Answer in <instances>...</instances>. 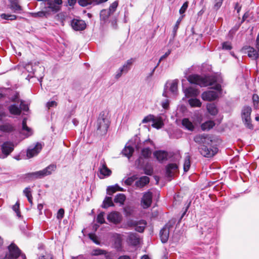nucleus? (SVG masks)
I'll list each match as a JSON object with an SVG mask.
<instances>
[{
    "mask_svg": "<svg viewBox=\"0 0 259 259\" xmlns=\"http://www.w3.org/2000/svg\"><path fill=\"white\" fill-rule=\"evenodd\" d=\"M194 141L201 145H211L212 142V137L206 134H198L194 137Z\"/></svg>",
    "mask_w": 259,
    "mask_h": 259,
    "instance_id": "nucleus-9",
    "label": "nucleus"
},
{
    "mask_svg": "<svg viewBox=\"0 0 259 259\" xmlns=\"http://www.w3.org/2000/svg\"><path fill=\"white\" fill-rule=\"evenodd\" d=\"M171 226L169 224H166L160 230L159 235L161 242L163 243H166L169 238V229Z\"/></svg>",
    "mask_w": 259,
    "mask_h": 259,
    "instance_id": "nucleus-15",
    "label": "nucleus"
},
{
    "mask_svg": "<svg viewBox=\"0 0 259 259\" xmlns=\"http://www.w3.org/2000/svg\"><path fill=\"white\" fill-rule=\"evenodd\" d=\"M202 99L204 101H213L218 97V94L217 92L214 91H208L202 94Z\"/></svg>",
    "mask_w": 259,
    "mask_h": 259,
    "instance_id": "nucleus-18",
    "label": "nucleus"
},
{
    "mask_svg": "<svg viewBox=\"0 0 259 259\" xmlns=\"http://www.w3.org/2000/svg\"><path fill=\"white\" fill-rule=\"evenodd\" d=\"M134 151V148L130 146H125L124 149L122 150V154L126 157L130 158L133 155Z\"/></svg>",
    "mask_w": 259,
    "mask_h": 259,
    "instance_id": "nucleus-33",
    "label": "nucleus"
},
{
    "mask_svg": "<svg viewBox=\"0 0 259 259\" xmlns=\"http://www.w3.org/2000/svg\"><path fill=\"white\" fill-rule=\"evenodd\" d=\"M187 79L190 83L198 85L201 87L210 86L217 83L212 88L219 92L222 91L220 83L222 82L223 80L219 76L212 75L203 77L197 74H192L188 76Z\"/></svg>",
    "mask_w": 259,
    "mask_h": 259,
    "instance_id": "nucleus-1",
    "label": "nucleus"
},
{
    "mask_svg": "<svg viewBox=\"0 0 259 259\" xmlns=\"http://www.w3.org/2000/svg\"><path fill=\"white\" fill-rule=\"evenodd\" d=\"M144 173L149 176H151L153 173V169L152 165L149 163H147L144 167Z\"/></svg>",
    "mask_w": 259,
    "mask_h": 259,
    "instance_id": "nucleus-42",
    "label": "nucleus"
},
{
    "mask_svg": "<svg viewBox=\"0 0 259 259\" xmlns=\"http://www.w3.org/2000/svg\"><path fill=\"white\" fill-rule=\"evenodd\" d=\"M56 169V165L51 164L42 170L26 174L24 178L28 181H33L35 179H41L46 176L51 175Z\"/></svg>",
    "mask_w": 259,
    "mask_h": 259,
    "instance_id": "nucleus-2",
    "label": "nucleus"
},
{
    "mask_svg": "<svg viewBox=\"0 0 259 259\" xmlns=\"http://www.w3.org/2000/svg\"><path fill=\"white\" fill-rule=\"evenodd\" d=\"M152 193L150 191L145 192L141 200V205L143 208H147L151 206L152 201Z\"/></svg>",
    "mask_w": 259,
    "mask_h": 259,
    "instance_id": "nucleus-13",
    "label": "nucleus"
},
{
    "mask_svg": "<svg viewBox=\"0 0 259 259\" xmlns=\"http://www.w3.org/2000/svg\"><path fill=\"white\" fill-rule=\"evenodd\" d=\"M28 14L34 18H47L50 15V11L46 9L36 13L29 12Z\"/></svg>",
    "mask_w": 259,
    "mask_h": 259,
    "instance_id": "nucleus-23",
    "label": "nucleus"
},
{
    "mask_svg": "<svg viewBox=\"0 0 259 259\" xmlns=\"http://www.w3.org/2000/svg\"><path fill=\"white\" fill-rule=\"evenodd\" d=\"M104 214L105 213L104 212H101L98 215L97 217V222L101 224H104L105 223V220L104 218Z\"/></svg>",
    "mask_w": 259,
    "mask_h": 259,
    "instance_id": "nucleus-48",
    "label": "nucleus"
},
{
    "mask_svg": "<svg viewBox=\"0 0 259 259\" xmlns=\"http://www.w3.org/2000/svg\"><path fill=\"white\" fill-rule=\"evenodd\" d=\"M178 166L176 163H170L166 167V174L167 177H172L174 174L177 171Z\"/></svg>",
    "mask_w": 259,
    "mask_h": 259,
    "instance_id": "nucleus-25",
    "label": "nucleus"
},
{
    "mask_svg": "<svg viewBox=\"0 0 259 259\" xmlns=\"http://www.w3.org/2000/svg\"><path fill=\"white\" fill-rule=\"evenodd\" d=\"M181 21V18H180L176 22L174 28H173V30H172V34H173V37H175V36L176 35V33H177V30L179 28V25H180V23Z\"/></svg>",
    "mask_w": 259,
    "mask_h": 259,
    "instance_id": "nucleus-47",
    "label": "nucleus"
},
{
    "mask_svg": "<svg viewBox=\"0 0 259 259\" xmlns=\"http://www.w3.org/2000/svg\"><path fill=\"white\" fill-rule=\"evenodd\" d=\"M127 240L128 243L133 246H136L140 243L139 237L136 233H130Z\"/></svg>",
    "mask_w": 259,
    "mask_h": 259,
    "instance_id": "nucleus-26",
    "label": "nucleus"
},
{
    "mask_svg": "<svg viewBox=\"0 0 259 259\" xmlns=\"http://www.w3.org/2000/svg\"><path fill=\"white\" fill-rule=\"evenodd\" d=\"M188 2H186L184 3L179 10V13L180 14H183L186 12L188 7Z\"/></svg>",
    "mask_w": 259,
    "mask_h": 259,
    "instance_id": "nucleus-54",
    "label": "nucleus"
},
{
    "mask_svg": "<svg viewBox=\"0 0 259 259\" xmlns=\"http://www.w3.org/2000/svg\"><path fill=\"white\" fill-rule=\"evenodd\" d=\"M18 257L20 259H26L25 255L21 253L19 248L15 244L12 243L8 246V251L3 259H16Z\"/></svg>",
    "mask_w": 259,
    "mask_h": 259,
    "instance_id": "nucleus-4",
    "label": "nucleus"
},
{
    "mask_svg": "<svg viewBox=\"0 0 259 259\" xmlns=\"http://www.w3.org/2000/svg\"><path fill=\"white\" fill-rule=\"evenodd\" d=\"M107 220L110 222L117 224L121 222V218L119 213L117 212H112L108 215Z\"/></svg>",
    "mask_w": 259,
    "mask_h": 259,
    "instance_id": "nucleus-20",
    "label": "nucleus"
},
{
    "mask_svg": "<svg viewBox=\"0 0 259 259\" xmlns=\"http://www.w3.org/2000/svg\"><path fill=\"white\" fill-rule=\"evenodd\" d=\"M222 49L225 50H231L232 49V47L230 42L226 41L222 44Z\"/></svg>",
    "mask_w": 259,
    "mask_h": 259,
    "instance_id": "nucleus-52",
    "label": "nucleus"
},
{
    "mask_svg": "<svg viewBox=\"0 0 259 259\" xmlns=\"http://www.w3.org/2000/svg\"><path fill=\"white\" fill-rule=\"evenodd\" d=\"M118 5V1H115L110 6L109 9H103L100 13V17L101 21L106 22L110 16L115 12Z\"/></svg>",
    "mask_w": 259,
    "mask_h": 259,
    "instance_id": "nucleus-5",
    "label": "nucleus"
},
{
    "mask_svg": "<svg viewBox=\"0 0 259 259\" xmlns=\"http://www.w3.org/2000/svg\"><path fill=\"white\" fill-rule=\"evenodd\" d=\"M78 3L83 7L91 6L92 5H95L94 0H78Z\"/></svg>",
    "mask_w": 259,
    "mask_h": 259,
    "instance_id": "nucleus-38",
    "label": "nucleus"
},
{
    "mask_svg": "<svg viewBox=\"0 0 259 259\" xmlns=\"http://www.w3.org/2000/svg\"><path fill=\"white\" fill-rule=\"evenodd\" d=\"M14 149V145L13 143L9 142H5L2 145V150L4 154L6 156L8 155L12 152Z\"/></svg>",
    "mask_w": 259,
    "mask_h": 259,
    "instance_id": "nucleus-21",
    "label": "nucleus"
},
{
    "mask_svg": "<svg viewBox=\"0 0 259 259\" xmlns=\"http://www.w3.org/2000/svg\"><path fill=\"white\" fill-rule=\"evenodd\" d=\"M64 214V210L63 208H60L57 214V218L58 220H60L63 218Z\"/></svg>",
    "mask_w": 259,
    "mask_h": 259,
    "instance_id": "nucleus-55",
    "label": "nucleus"
},
{
    "mask_svg": "<svg viewBox=\"0 0 259 259\" xmlns=\"http://www.w3.org/2000/svg\"><path fill=\"white\" fill-rule=\"evenodd\" d=\"M214 125H215V123L213 121L209 120V121H206L205 122L203 123L201 125V129L203 131L209 130L212 128L214 126Z\"/></svg>",
    "mask_w": 259,
    "mask_h": 259,
    "instance_id": "nucleus-35",
    "label": "nucleus"
},
{
    "mask_svg": "<svg viewBox=\"0 0 259 259\" xmlns=\"http://www.w3.org/2000/svg\"><path fill=\"white\" fill-rule=\"evenodd\" d=\"M134 61V59L131 58L126 61V62L120 67L117 71L115 75V78L117 79L119 78L123 73H126L131 68V66Z\"/></svg>",
    "mask_w": 259,
    "mask_h": 259,
    "instance_id": "nucleus-10",
    "label": "nucleus"
},
{
    "mask_svg": "<svg viewBox=\"0 0 259 259\" xmlns=\"http://www.w3.org/2000/svg\"><path fill=\"white\" fill-rule=\"evenodd\" d=\"M89 238L96 244H99V241L97 240V237L95 234H90Z\"/></svg>",
    "mask_w": 259,
    "mask_h": 259,
    "instance_id": "nucleus-60",
    "label": "nucleus"
},
{
    "mask_svg": "<svg viewBox=\"0 0 259 259\" xmlns=\"http://www.w3.org/2000/svg\"><path fill=\"white\" fill-rule=\"evenodd\" d=\"M151 154V151L149 148H144L141 151V155L145 158H149Z\"/></svg>",
    "mask_w": 259,
    "mask_h": 259,
    "instance_id": "nucleus-43",
    "label": "nucleus"
},
{
    "mask_svg": "<svg viewBox=\"0 0 259 259\" xmlns=\"http://www.w3.org/2000/svg\"><path fill=\"white\" fill-rule=\"evenodd\" d=\"M241 25V24H236L235 26H234L229 31V33L230 34H234L239 29Z\"/></svg>",
    "mask_w": 259,
    "mask_h": 259,
    "instance_id": "nucleus-61",
    "label": "nucleus"
},
{
    "mask_svg": "<svg viewBox=\"0 0 259 259\" xmlns=\"http://www.w3.org/2000/svg\"><path fill=\"white\" fill-rule=\"evenodd\" d=\"M114 206V204L112 202V197L106 196L103 202L102 207L104 208H107L110 206Z\"/></svg>",
    "mask_w": 259,
    "mask_h": 259,
    "instance_id": "nucleus-32",
    "label": "nucleus"
},
{
    "mask_svg": "<svg viewBox=\"0 0 259 259\" xmlns=\"http://www.w3.org/2000/svg\"><path fill=\"white\" fill-rule=\"evenodd\" d=\"M38 259H54L53 255L50 253L46 252L44 254L40 255Z\"/></svg>",
    "mask_w": 259,
    "mask_h": 259,
    "instance_id": "nucleus-51",
    "label": "nucleus"
},
{
    "mask_svg": "<svg viewBox=\"0 0 259 259\" xmlns=\"http://www.w3.org/2000/svg\"><path fill=\"white\" fill-rule=\"evenodd\" d=\"M70 25L72 29L76 31H81L86 28L85 22L82 20L74 19L70 21Z\"/></svg>",
    "mask_w": 259,
    "mask_h": 259,
    "instance_id": "nucleus-14",
    "label": "nucleus"
},
{
    "mask_svg": "<svg viewBox=\"0 0 259 259\" xmlns=\"http://www.w3.org/2000/svg\"><path fill=\"white\" fill-rule=\"evenodd\" d=\"M100 174L104 176H109L111 174V171L106 166L104 160H102L100 162Z\"/></svg>",
    "mask_w": 259,
    "mask_h": 259,
    "instance_id": "nucleus-24",
    "label": "nucleus"
},
{
    "mask_svg": "<svg viewBox=\"0 0 259 259\" xmlns=\"http://www.w3.org/2000/svg\"><path fill=\"white\" fill-rule=\"evenodd\" d=\"M129 226L134 227L135 230L140 233L144 232L145 227L147 225V222L146 221L141 220L140 221H130L128 222Z\"/></svg>",
    "mask_w": 259,
    "mask_h": 259,
    "instance_id": "nucleus-12",
    "label": "nucleus"
},
{
    "mask_svg": "<svg viewBox=\"0 0 259 259\" xmlns=\"http://www.w3.org/2000/svg\"><path fill=\"white\" fill-rule=\"evenodd\" d=\"M201 233L203 234L205 232H207L208 233H210L211 229L210 228H207L206 226L204 227V228L201 227Z\"/></svg>",
    "mask_w": 259,
    "mask_h": 259,
    "instance_id": "nucleus-64",
    "label": "nucleus"
},
{
    "mask_svg": "<svg viewBox=\"0 0 259 259\" xmlns=\"http://www.w3.org/2000/svg\"><path fill=\"white\" fill-rule=\"evenodd\" d=\"M154 116L153 115L149 114L147 116L145 117L142 120V123H147L151 121H153L154 120Z\"/></svg>",
    "mask_w": 259,
    "mask_h": 259,
    "instance_id": "nucleus-53",
    "label": "nucleus"
},
{
    "mask_svg": "<svg viewBox=\"0 0 259 259\" xmlns=\"http://www.w3.org/2000/svg\"><path fill=\"white\" fill-rule=\"evenodd\" d=\"M10 2V8L14 13H20L21 11L22 10V9L19 4L18 0H11Z\"/></svg>",
    "mask_w": 259,
    "mask_h": 259,
    "instance_id": "nucleus-22",
    "label": "nucleus"
},
{
    "mask_svg": "<svg viewBox=\"0 0 259 259\" xmlns=\"http://www.w3.org/2000/svg\"><path fill=\"white\" fill-rule=\"evenodd\" d=\"M189 103L191 107H200L201 103L200 101L196 98H192L189 100Z\"/></svg>",
    "mask_w": 259,
    "mask_h": 259,
    "instance_id": "nucleus-41",
    "label": "nucleus"
},
{
    "mask_svg": "<svg viewBox=\"0 0 259 259\" xmlns=\"http://www.w3.org/2000/svg\"><path fill=\"white\" fill-rule=\"evenodd\" d=\"M23 193L27 198L32 196L31 189L29 187L26 188L23 190Z\"/></svg>",
    "mask_w": 259,
    "mask_h": 259,
    "instance_id": "nucleus-56",
    "label": "nucleus"
},
{
    "mask_svg": "<svg viewBox=\"0 0 259 259\" xmlns=\"http://www.w3.org/2000/svg\"><path fill=\"white\" fill-rule=\"evenodd\" d=\"M178 80H174L170 84V91L173 94H175L178 90Z\"/></svg>",
    "mask_w": 259,
    "mask_h": 259,
    "instance_id": "nucleus-44",
    "label": "nucleus"
},
{
    "mask_svg": "<svg viewBox=\"0 0 259 259\" xmlns=\"http://www.w3.org/2000/svg\"><path fill=\"white\" fill-rule=\"evenodd\" d=\"M207 109L208 112L212 115H215L218 113V109L214 104H209L207 105Z\"/></svg>",
    "mask_w": 259,
    "mask_h": 259,
    "instance_id": "nucleus-37",
    "label": "nucleus"
},
{
    "mask_svg": "<svg viewBox=\"0 0 259 259\" xmlns=\"http://www.w3.org/2000/svg\"><path fill=\"white\" fill-rule=\"evenodd\" d=\"M12 209L16 212L17 216L19 218H20L21 215L19 210V203L18 202H17L16 204L13 206Z\"/></svg>",
    "mask_w": 259,
    "mask_h": 259,
    "instance_id": "nucleus-46",
    "label": "nucleus"
},
{
    "mask_svg": "<svg viewBox=\"0 0 259 259\" xmlns=\"http://www.w3.org/2000/svg\"><path fill=\"white\" fill-rule=\"evenodd\" d=\"M13 126L8 123L0 125V131L3 132L9 133L14 130Z\"/></svg>",
    "mask_w": 259,
    "mask_h": 259,
    "instance_id": "nucleus-34",
    "label": "nucleus"
},
{
    "mask_svg": "<svg viewBox=\"0 0 259 259\" xmlns=\"http://www.w3.org/2000/svg\"><path fill=\"white\" fill-rule=\"evenodd\" d=\"M24 68L27 72L30 73L33 72L34 70L31 63H28L27 64H26Z\"/></svg>",
    "mask_w": 259,
    "mask_h": 259,
    "instance_id": "nucleus-58",
    "label": "nucleus"
},
{
    "mask_svg": "<svg viewBox=\"0 0 259 259\" xmlns=\"http://www.w3.org/2000/svg\"><path fill=\"white\" fill-rule=\"evenodd\" d=\"M125 200V196L123 194H118L115 197L114 201L115 203H119L121 204H123Z\"/></svg>",
    "mask_w": 259,
    "mask_h": 259,
    "instance_id": "nucleus-40",
    "label": "nucleus"
},
{
    "mask_svg": "<svg viewBox=\"0 0 259 259\" xmlns=\"http://www.w3.org/2000/svg\"><path fill=\"white\" fill-rule=\"evenodd\" d=\"M62 3V0L46 1L45 5L47 6V7H45V10H46V9L47 10H49V9L53 12H57L59 11L60 9V5H61Z\"/></svg>",
    "mask_w": 259,
    "mask_h": 259,
    "instance_id": "nucleus-11",
    "label": "nucleus"
},
{
    "mask_svg": "<svg viewBox=\"0 0 259 259\" xmlns=\"http://www.w3.org/2000/svg\"><path fill=\"white\" fill-rule=\"evenodd\" d=\"M110 122L104 113L101 112L99 114L97 121V133L100 135L106 134L109 127Z\"/></svg>",
    "mask_w": 259,
    "mask_h": 259,
    "instance_id": "nucleus-3",
    "label": "nucleus"
},
{
    "mask_svg": "<svg viewBox=\"0 0 259 259\" xmlns=\"http://www.w3.org/2000/svg\"><path fill=\"white\" fill-rule=\"evenodd\" d=\"M56 19L60 21L63 25L64 21L65 20V15L63 13H59L56 16Z\"/></svg>",
    "mask_w": 259,
    "mask_h": 259,
    "instance_id": "nucleus-50",
    "label": "nucleus"
},
{
    "mask_svg": "<svg viewBox=\"0 0 259 259\" xmlns=\"http://www.w3.org/2000/svg\"><path fill=\"white\" fill-rule=\"evenodd\" d=\"M42 149V145L37 143L34 147H30L27 151V157L29 158L37 155Z\"/></svg>",
    "mask_w": 259,
    "mask_h": 259,
    "instance_id": "nucleus-16",
    "label": "nucleus"
},
{
    "mask_svg": "<svg viewBox=\"0 0 259 259\" xmlns=\"http://www.w3.org/2000/svg\"><path fill=\"white\" fill-rule=\"evenodd\" d=\"M67 125L69 126L70 128L72 127L71 126V123L73 124L74 126H76L78 124V121L76 118H68L67 121Z\"/></svg>",
    "mask_w": 259,
    "mask_h": 259,
    "instance_id": "nucleus-45",
    "label": "nucleus"
},
{
    "mask_svg": "<svg viewBox=\"0 0 259 259\" xmlns=\"http://www.w3.org/2000/svg\"><path fill=\"white\" fill-rule=\"evenodd\" d=\"M191 157L190 155H187L186 156L185 158L183 168L185 172L188 171L191 166V162H190Z\"/></svg>",
    "mask_w": 259,
    "mask_h": 259,
    "instance_id": "nucleus-36",
    "label": "nucleus"
},
{
    "mask_svg": "<svg viewBox=\"0 0 259 259\" xmlns=\"http://www.w3.org/2000/svg\"><path fill=\"white\" fill-rule=\"evenodd\" d=\"M117 191H123V189L120 187L117 184L108 186L107 188V193L109 195H112Z\"/></svg>",
    "mask_w": 259,
    "mask_h": 259,
    "instance_id": "nucleus-29",
    "label": "nucleus"
},
{
    "mask_svg": "<svg viewBox=\"0 0 259 259\" xmlns=\"http://www.w3.org/2000/svg\"><path fill=\"white\" fill-rule=\"evenodd\" d=\"M21 134L24 135L26 137H28L32 134L31 128L27 126L26 118H24L22 123Z\"/></svg>",
    "mask_w": 259,
    "mask_h": 259,
    "instance_id": "nucleus-27",
    "label": "nucleus"
},
{
    "mask_svg": "<svg viewBox=\"0 0 259 259\" xmlns=\"http://www.w3.org/2000/svg\"><path fill=\"white\" fill-rule=\"evenodd\" d=\"M223 0H214L213 9L217 11L221 7Z\"/></svg>",
    "mask_w": 259,
    "mask_h": 259,
    "instance_id": "nucleus-49",
    "label": "nucleus"
},
{
    "mask_svg": "<svg viewBox=\"0 0 259 259\" xmlns=\"http://www.w3.org/2000/svg\"><path fill=\"white\" fill-rule=\"evenodd\" d=\"M149 178L147 176H143L136 182V186L138 187H143L149 183Z\"/></svg>",
    "mask_w": 259,
    "mask_h": 259,
    "instance_id": "nucleus-28",
    "label": "nucleus"
},
{
    "mask_svg": "<svg viewBox=\"0 0 259 259\" xmlns=\"http://www.w3.org/2000/svg\"><path fill=\"white\" fill-rule=\"evenodd\" d=\"M184 90L186 96L187 97L196 96L199 94L198 90L193 87H189Z\"/></svg>",
    "mask_w": 259,
    "mask_h": 259,
    "instance_id": "nucleus-30",
    "label": "nucleus"
},
{
    "mask_svg": "<svg viewBox=\"0 0 259 259\" xmlns=\"http://www.w3.org/2000/svg\"><path fill=\"white\" fill-rule=\"evenodd\" d=\"M8 109L11 114L19 115L21 114L22 111L24 112L28 111L29 107L28 105L26 104L23 101L21 100L19 106L16 104H13L9 106Z\"/></svg>",
    "mask_w": 259,
    "mask_h": 259,
    "instance_id": "nucleus-7",
    "label": "nucleus"
},
{
    "mask_svg": "<svg viewBox=\"0 0 259 259\" xmlns=\"http://www.w3.org/2000/svg\"><path fill=\"white\" fill-rule=\"evenodd\" d=\"M161 106L165 109H168V108L169 107V101H168V99H166L164 101H162V103H161Z\"/></svg>",
    "mask_w": 259,
    "mask_h": 259,
    "instance_id": "nucleus-62",
    "label": "nucleus"
},
{
    "mask_svg": "<svg viewBox=\"0 0 259 259\" xmlns=\"http://www.w3.org/2000/svg\"><path fill=\"white\" fill-rule=\"evenodd\" d=\"M209 145H201L198 148L200 153L204 157L210 158L213 156L218 152V148L214 147H208Z\"/></svg>",
    "mask_w": 259,
    "mask_h": 259,
    "instance_id": "nucleus-8",
    "label": "nucleus"
},
{
    "mask_svg": "<svg viewBox=\"0 0 259 259\" xmlns=\"http://www.w3.org/2000/svg\"><path fill=\"white\" fill-rule=\"evenodd\" d=\"M163 125V123L161 118L155 119L153 120L152 126L153 127L159 129L161 128Z\"/></svg>",
    "mask_w": 259,
    "mask_h": 259,
    "instance_id": "nucleus-39",
    "label": "nucleus"
},
{
    "mask_svg": "<svg viewBox=\"0 0 259 259\" xmlns=\"http://www.w3.org/2000/svg\"><path fill=\"white\" fill-rule=\"evenodd\" d=\"M182 125L187 130L193 131L194 130V126L188 118H184L182 121Z\"/></svg>",
    "mask_w": 259,
    "mask_h": 259,
    "instance_id": "nucleus-31",
    "label": "nucleus"
},
{
    "mask_svg": "<svg viewBox=\"0 0 259 259\" xmlns=\"http://www.w3.org/2000/svg\"><path fill=\"white\" fill-rule=\"evenodd\" d=\"M252 111L249 106H245L241 111L242 120L245 126L249 129H252L253 126L251 123L250 114Z\"/></svg>",
    "mask_w": 259,
    "mask_h": 259,
    "instance_id": "nucleus-6",
    "label": "nucleus"
},
{
    "mask_svg": "<svg viewBox=\"0 0 259 259\" xmlns=\"http://www.w3.org/2000/svg\"><path fill=\"white\" fill-rule=\"evenodd\" d=\"M57 105V103L55 101H49L47 102L46 106L48 109H50L51 107H56Z\"/></svg>",
    "mask_w": 259,
    "mask_h": 259,
    "instance_id": "nucleus-57",
    "label": "nucleus"
},
{
    "mask_svg": "<svg viewBox=\"0 0 259 259\" xmlns=\"http://www.w3.org/2000/svg\"><path fill=\"white\" fill-rule=\"evenodd\" d=\"M153 155L159 162H162L167 159L168 153L163 150H157L153 153Z\"/></svg>",
    "mask_w": 259,
    "mask_h": 259,
    "instance_id": "nucleus-19",
    "label": "nucleus"
},
{
    "mask_svg": "<svg viewBox=\"0 0 259 259\" xmlns=\"http://www.w3.org/2000/svg\"><path fill=\"white\" fill-rule=\"evenodd\" d=\"M135 179L133 177H129L125 180L124 183L127 186H130L133 183Z\"/></svg>",
    "mask_w": 259,
    "mask_h": 259,
    "instance_id": "nucleus-59",
    "label": "nucleus"
},
{
    "mask_svg": "<svg viewBox=\"0 0 259 259\" xmlns=\"http://www.w3.org/2000/svg\"><path fill=\"white\" fill-rule=\"evenodd\" d=\"M243 49L247 51L248 56L252 60H256L259 57V52L254 48L245 46Z\"/></svg>",
    "mask_w": 259,
    "mask_h": 259,
    "instance_id": "nucleus-17",
    "label": "nucleus"
},
{
    "mask_svg": "<svg viewBox=\"0 0 259 259\" xmlns=\"http://www.w3.org/2000/svg\"><path fill=\"white\" fill-rule=\"evenodd\" d=\"M116 248L117 250H120L122 247L121 240L120 239H117L115 242Z\"/></svg>",
    "mask_w": 259,
    "mask_h": 259,
    "instance_id": "nucleus-63",
    "label": "nucleus"
}]
</instances>
